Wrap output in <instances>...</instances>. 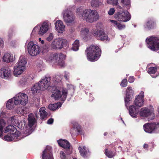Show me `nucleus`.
Wrapping results in <instances>:
<instances>
[{"instance_id": "nucleus-47", "label": "nucleus", "mask_w": 159, "mask_h": 159, "mask_svg": "<svg viewBox=\"0 0 159 159\" xmlns=\"http://www.w3.org/2000/svg\"><path fill=\"white\" fill-rule=\"evenodd\" d=\"M127 80L126 79H125L123 80L122 82L120 84V85L121 86L123 87H125L127 86Z\"/></svg>"}, {"instance_id": "nucleus-24", "label": "nucleus", "mask_w": 159, "mask_h": 159, "mask_svg": "<svg viewBox=\"0 0 159 159\" xmlns=\"http://www.w3.org/2000/svg\"><path fill=\"white\" fill-rule=\"evenodd\" d=\"M15 59V57L13 55L9 53H5L2 57V61L7 63L12 62Z\"/></svg>"}, {"instance_id": "nucleus-44", "label": "nucleus", "mask_w": 159, "mask_h": 159, "mask_svg": "<svg viewBox=\"0 0 159 159\" xmlns=\"http://www.w3.org/2000/svg\"><path fill=\"white\" fill-rule=\"evenodd\" d=\"M54 35L52 33L49 34L48 36L47 37L46 40L50 42L54 38Z\"/></svg>"}, {"instance_id": "nucleus-35", "label": "nucleus", "mask_w": 159, "mask_h": 159, "mask_svg": "<svg viewBox=\"0 0 159 159\" xmlns=\"http://www.w3.org/2000/svg\"><path fill=\"white\" fill-rule=\"evenodd\" d=\"M80 155L81 156L85 157L88 154V149L84 146L80 147L79 148Z\"/></svg>"}, {"instance_id": "nucleus-15", "label": "nucleus", "mask_w": 159, "mask_h": 159, "mask_svg": "<svg viewBox=\"0 0 159 159\" xmlns=\"http://www.w3.org/2000/svg\"><path fill=\"white\" fill-rule=\"evenodd\" d=\"M93 35L96 37L98 39L101 41H109L107 35L102 30H95L93 32Z\"/></svg>"}, {"instance_id": "nucleus-48", "label": "nucleus", "mask_w": 159, "mask_h": 159, "mask_svg": "<svg viewBox=\"0 0 159 159\" xmlns=\"http://www.w3.org/2000/svg\"><path fill=\"white\" fill-rule=\"evenodd\" d=\"M115 10L114 8H111L108 11V14L109 15H112L115 12Z\"/></svg>"}, {"instance_id": "nucleus-9", "label": "nucleus", "mask_w": 159, "mask_h": 159, "mask_svg": "<svg viewBox=\"0 0 159 159\" xmlns=\"http://www.w3.org/2000/svg\"><path fill=\"white\" fill-rule=\"evenodd\" d=\"M27 49L29 54L32 56L37 55L41 51L40 47L32 41H30L28 43Z\"/></svg>"}, {"instance_id": "nucleus-23", "label": "nucleus", "mask_w": 159, "mask_h": 159, "mask_svg": "<svg viewBox=\"0 0 159 159\" xmlns=\"http://www.w3.org/2000/svg\"><path fill=\"white\" fill-rule=\"evenodd\" d=\"M120 0H109L107 1L108 3H111L113 2V4L114 5H117L118 4V1ZM120 3L123 7H125L127 9H129L130 7V3L129 0H120Z\"/></svg>"}, {"instance_id": "nucleus-31", "label": "nucleus", "mask_w": 159, "mask_h": 159, "mask_svg": "<svg viewBox=\"0 0 159 159\" xmlns=\"http://www.w3.org/2000/svg\"><path fill=\"white\" fill-rule=\"evenodd\" d=\"M90 4L91 6L94 7H102L103 6L102 0H92Z\"/></svg>"}, {"instance_id": "nucleus-28", "label": "nucleus", "mask_w": 159, "mask_h": 159, "mask_svg": "<svg viewBox=\"0 0 159 159\" xmlns=\"http://www.w3.org/2000/svg\"><path fill=\"white\" fill-rule=\"evenodd\" d=\"M59 145L66 149H69L70 145L68 141L64 139H61L57 141Z\"/></svg>"}, {"instance_id": "nucleus-62", "label": "nucleus", "mask_w": 159, "mask_h": 159, "mask_svg": "<svg viewBox=\"0 0 159 159\" xmlns=\"http://www.w3.org/2000/svg\"><path fill=\"white\" fill-rule=\"evenodd\" d=\"M24 126L23 127V128L22 127H21V128L22 129V128H24Z\"/></svg>"}, {"instance_id": "nucleus-26", "label": "nucleus", "mask_w": 159, "mask_h": 159, "mask_svg": "<svg viewBox=\"0 0 159 159\" xmlns=\"http://www.w3.org/2000/svg\"><path fill=\"white\" fill-rule=\"evenodd\" d=\"M26 69L16 65L13 68V74L14 75L16 76L20 75L25 71Z\"/></svg>"}, {"instance_id": "nucleus-2", "label": "nucleus", "mask_w": 159, "mask_h": 159, "mask_svg": "<svg viewBox=\"0 0 159 159\" xmlns=\"http://www.w3.org/2000/svg\"><path fill=\"white\" fill-rule=\"evenodd\" d=\"M86 52L88 59L91 61L97 60L101 54V50L96 45H91L87 49Z\"/></svg>"}, {"instance_id": "nucleus-50", "label": "nucleus", "mask_w": 159, "mask_h": 159, "mask_svg": "<svg viewBox=\"0 0 159 159\" xmlns=\"http://www.w3.org/2000/svg\"><path fill=\"white\" fill-rule=\"evenodd\" d=\"M61 157L62 159H65L66 158L65 155L62 151H61L60 153Z\"/></svg>"}, {"instance_id": "nucleus-41", "label": "nucleus", "mask_w": 159, "mask_h": 159, "mask_svg": "<svg viewBox=\"0 0 159 159\" xmlns=\"http://www.w3.org/2000/svg\"><path fill=\"white\" fill-rule=\"evenodd\" d=\"M105 154L106 156L109 158H111L115 155L114 152L111 151H108L107 149L105 150Z\"/></svg>"}, {"instance_id": "nucleus-33", "label": "nucleus", "mask_w": 159, "mask_h": 159, "mask_svg": "<svg viewBox=\"0 0 159 159\" xmlns=\"http://www.w3.org/2000/svg\"><path fill=\"white\" fill-rule=\"evenodd\" d=\"M61 103L59 102L56 103L49 104L48 108L50 110L54 111L61 107Z\"/></svg>"}, {"instance_id": "nucleus-42", "label": "nucleus", "mask_w": 159, "mask_h": 159, "mask_svg": "<svg viewBox=\"0 0 159 159\" xmlns=\"http://www.w3.org/2000/svg\"><path fill=\"white\" fill-rule=\"evenodd\" d=\"M53 80V82L55 84L58 83L59 84H61V79L58 75L54 77Z\"/></svg>"}, {"instance_id": "nucleus-56", "label": "nucleus", "mask_w": 159, "mask_h": 159, "mask_svg": "<svg viewBox=\"0 0 159 159\" xmlns=\"http://www.w3.org/2000/svg\"><path fill=\"white\" fill-rule=\"evenodd\" d=\"M148 145L145 144L143 145V148H148Z\"/></svg>"}, {"instance_id": "nucleus-21", "label": "nucleus", "mask_w": 159, "mask_h": 159, "mask_svg": "<svg viewBox=\"0 0 159 159\" xmlns=\"http://www.w3.org/2000/svg\"><path fill=\"white\" fill-rule=\"evenodd\" d=\"M133 94L134 91L132 88L131 87H128L126 91V96L125 98V105L126 106L131 99Z\"/></svg>"}, {"instance_id": "nucleus-11", "label": "nucleus", "mask_w": 159, "mask_h": 159, "mask_svg": "<svg viewBox=\"0 0 159 159\" xmlns=\"http://www.w3.org/2000/svg\"><path fill=\"white\" fill-rule=\"evenodd\" d=\"M115 18L119 21L126 22L130 20L131 16L127 11H125L116 14L115 15Z\"/></svg>"}, {"instance_id": "nucleus-36", "label": "nucleus", "mask_w": 159, "mask_h": 159, "mask_svg": "<svg viewBox=\"0 0 159 159\" xmlns=\"http://www.w3.org/2000/svg\"><path fill=\"white\" fill-rule=\"evenodd\" d=\"M45 110V108L44 107H42L39 109V112L41 119H44L47 116L48 114Z\"/></svg>"}, {"instance_id": "nucleus-22", "label": "nucleus", "mask_w": 159, "mask_h": 159, "mask_svg": "<svg viewBox=\"0 0 159 159\" xmlns=\"http://www.w3.org/2000/svg\"><path fill=\"white\" fill-rule=\"evenodd\" d=\"M56 30L59 33H62L65 30V26L63 22L60 20H57L55 23Z\"/></svg>"}, {"instance_id": "nucleus-18", "label": "nucleus", "mask_w": 159, "mask_h": 159, "mask_svg": "<svg viewBox=\"0 0 159 159\" xmlns=\"http://www.w3.org/2000/svg\"><path fill=\"white\" fill-rule=\"evenodd\" d=\"M144 93L143 91L140 92L139 94L135 98L134 103L136 106L141 107L143 104V98Z\"/></svg>"}, {"instance_id": "nucleus-39", "label": "nucleus", "mask_w": 159, "mask_h": 159, "mask_svg": "<svg viewBox=\"0 0 159 159\" xmlns=\"http://www.w3.org/2000/svg\"><path fill=\"white\" fill-rule=\"evenodd\" d=\"M83 7L82 6H80L77 8L76 10V14L79 17L83 18Z\"/></svg>"}, {"instance_id": "nucleus-19", "label": "nucleus", "mask_w": 159, "mask_h": 159, "mask_svg": "<svg viewBox=\"0 0 159 159\" xmlns=\"http://www.w3.org/2000/svg\"><path fill=\"white\" fill-rule=\"evenodd\" d=\"M42 159H53L52 153V148L50 146H47L43 151L42 155Z\"/></svg>"}, {"instance_id": "nucleus-34", "label": "nucleus", "mask_w": 159, "mask_h": 159, "mask_svg": "<svg viewBox=\"0 0 159 159\" xmlns=\"http://www.w3.org/2000/svg\"><path fill=\"white\" fill-rule=\"evenodd\" d=\"M157 68L156 67H150L148 69V72L151 75L153 78H155L159 75V73H157L155 76H153L152 74H155L157 72Z\"/></svg>"}, {"instance_id": "nucleus-25", "label": "nucleus", "mask_w": 159, "mask_h": 159, "mask_svg": "<svg viewBox=\"0 0 159 159\" xmlns=\"http://www.w3.org/2000/svg\"><path fill=\"white\" fill-rule=\"evenodd\" d=\"M49 24L46 22H44L41 26L39 31V35H43L46 33L49 29Z\"/></svg>"}, {"instance_id": "nucleus-37", "label": "nucleus", "mask_w": 159, "mask_h": 159, "mask_svg": "<svg viewBox=\"0 0 159 159\" xmlns=\"http://www.w3.org/2000/svg\"><path fill=\"white\" fill-rule=\"evenodd\" d=\"M156 26V24L154 21L150 20L148 21L146 25V28L148 29H154Z\"/></svg>"}, {"instance_id": "nucleus-10", "label": "nucleus", "mask_w": 159, "mask_h": 159, "mask_svg": "<svg viewBox=\"0 0 159 159\" xmlns=\"http://www.w3.org/2000/svg\"><path fill=\"white\" fill-rule=\"evenodd\" d=\"M35 117L37 118L39 117L36 113H35V115L32 113H30L28 115V125L30 128L29 129H26L24 132L25 135L26 136L29 135L32 133V129L31 127L35 124L36 121Z\"/></svg>"}, {"instance_id": "nucleus-63", "label": "nucleus", "mask_w": 159, "mask_h": 159, "mask_svg": "<svg viewBox=\"0 0 159 159\" xmlns=\"http://www.w3.org/2000/svg\"><path fill=\"white\" fill-rule=\"evenodd\" d=\"M2 113H1V115H2Z\"/></svg>"}, {"instance_id": "nucleus-55", "label": "nucleus", "mask_w": 159, "mask_h": 159, "mask_svg": "<svg viewBox=\"0 0 159 159\" xmlns=\"http://www.w3.org/2000/svg\"><path fill=\"white\" fill-rule=\"evenodd\" d=\"M67 87L69 89H73V86L72 85L68 84L67 85Z\"/></svg>"}, {"instance_id": "nucleus-40", "label": "nucleus", "mask_w": 159, "mask_h": 159, "mask_svg": "<svg viewBox=\"0 0 159 159\" xmlns=\"http://www.w3.org/2000/svg\"><path fill=\"white\" fill-rule=\"evenodd\" d=\"M5 122L3 120H0V137L2 136L3 128L5 126Z\"/></svg>"}, {"instance_id": "nucleus-20", "label": "nucleus", "mask_w": 159, "mask_h": 159, "mask_svg": "<svg viewBox=\"0 0 159 159\" xmlns=\"http://www.w3.org/2000/svg\"><path fill=\"white\" fill-rule=\"evenodd\" d=\"M81 36L83 40L87 41L90 39L88 28L84 27L81 29L80 31Z\"/></svg>"}, {"instance_id": "nucleus-46", "label": "nucleus", "mask_w": 159, "mask_h": 159, "mask_svg": "<svg viewBox=\"0 0 159 159\" xmlns=\"http://www.w3.org/2000/svg\"><path fill=\"white\" fill-rule=\"evenodd\" d=\"M109 21L111 23V25L115 27L116 28L117 27L119 22L117 21L113 20H110Z\"/></svg>"}, {"instance_id": "nucleus-14", "label": "nucleus", "mask_w": 159, "mask_h": 159, "mask_svg": "<svg viewBox=\"0 0 159 159\" xmlns=\"http://www.w3.org/2000/svg\"><path fill=\"white\" fill-rule=\"evenodd\" d=\"M63 19L67 23H71L73 22L75 19L72 12L68 10L64 11L63 12Z\"/></svg>"}, {"instance_id": "nucleus-8", "label": "nucleus", "mask_w": 159, "mask_h": 159, "mask_svg": "<svg viewBox=\"0 0 159 159\" xmlns=\"http://www.w3.org/2000/svg\"><path fill=\"white\" fill-rule=\"evenodd\" d=\"M67 41L65 39L61 38H56L54 39L51 44V48L55 49H60L66 46Z\"/></svg>"}, {"instance_id": "nucleus-53", "label": "nucleus", "mask_w": 159, "mask_h": 159, "mask_svg": "<svg viewBox=\"0 0 159 159\" xmlns=\"http://www.w3.org/2000/svg\"><path fill=\"white\" fill-rule=\"evenodd\" d=\"M4 46V42L2 39L0 38V47H2Z\"/></svg>"}, {"instance_id": "nucleus-17", "label": "nucleus", "mask_w": 159, "mask_h": 159, "mask_svg": "<svg viewBox=\"0 0 159 159\" xmlns=\"http://www.w3.org/2000/svg\"><path fill=\"white\" fill-rule=\"evenodd\" d=\"M51 77H45L40 81L38 83L42 88V91L48 88L50 84Z\"/></svg>"}, {"instance_id": "nucleus-54", "label": "nucleus", "mask_w": 159, "mask_h": 159, "mask_svg": "<svg viewBox=\"0 0 159 159\" xmlns=\"http://www.w3.org/2000/svg\"><path fill=\"white\" fill-rule=\"evenodd\" d=\"M39 42H40V43L41 44H43L44 43V40H42L41 38H39Z\"/></svg>"}, {"instance_id": "nucleus-38", "label": "nucleus", "mask_w": 159, "mask_h": 159, "mask_svg": "<svg viewBox=\"0 0 159 159\" xmlns=\"http://www.w3.org/2000/svg\"><path fill=\"white\" fill-rule=\"evenodd\" d=\"M79 40H76L72 44V47L71 48L74 51H76L78 50L79 46Z\"/></svg>"}, {"instance_id": "nucleus-6", "label": "nucleus", "mask_w": 159, "mask_h": 159, "mask_svg": "<svg viewBox=\"0 0 159 159\" xmlns=\"http://www.w3.org/2000/svg\"><path fill=\"white\" fill-rule=\"evenodd\" d=\"M139 114L141 117L146 118L148 120L154 119L155 116L154 109L152 106L142 108L140 110Z\"/></svg>"}, {"instance_id": "nucleus-5", "label": "nucleus", "mask_w": 159, "mask_h": 159, "mask_svg": "<svg viewBox=\"0 0 159 159\" xmlns=\"http://www.w3.org/2000/svg\"><path fill=\"white\" fill-rule=\"evenodd\" d=\"M83 19L87 22L92 23L99 18V15L95 10L86 9L83 11Z\"/></svg>"}, {"instance_id": "nucleus-16", "label": "nucleus", "mask_w": 159, "mask_h": 159, "mask_svg": "<svg viewBox=\"0 0 159 159\" xmlns=\"http://www.w3.org/2000/svg\"><path fill=\"white\" fill-rule=\"evenodd\" d=\"M11 70L8 67H5L0 70V76L2 79H8L11 77Z\"/></svg>"}, {"instance_id": "nucleus-12", "label": "nucleus", "mask_w": 159, "mask_h": 159, "mask_svg": "<svg viewBox=\"0 0 159 159\" xmlns=\"http://www.w3.org/2000/svg\"><path fill=\"white\" fill-rule=\"evenodd\" d=\"M14 98L15 99L16 103L18 105L21 104L24 106L28 102V96L25 93H19L14 97Z\"/></svg>"}, {"instance_id": "nucleus-1", "label": "nucleus", "mask_w": 159, "mask_h": 159, "mask_svg": "<svg viewBox=\"0 0 159 159\" xmlns=\"http://www.w3.org/2000/svg\"><path fill=\"white\" fill-rule=\"evenodd\" d=\"M68 92L66 89L62 86L57 85L52 92L51 97L55 100H60L64 101L67 98Z\"/></svg>"}, {"instance_id": "nucleus-29", "label": "nucleus", "mask_w": 159, "mask_h": 159, "mask_svg": "<svg viewBox=\"0 0 159 159\" xmlns=\"http://www.w3.org/2000/svg\"><path fill=\"white\" fill-rule=\"evenodd\" d=\"M16 105H18V104L16 103V100L13 97L9 100L7 102L6 104V107L8 109L11 110L14 108Z\"/></svg>"}, {"instance_id": "nucleus-57", "label": "nucleus", "mask_w": 159, "mask_h": 159, "mask_svg": "<svg viewBox=\"0 0 159 159\" xmlns=\"http://www.w3.org/2000/svg\"><path fill=\"white\" fill-rule=\"evenodd\" d=\"M37 28V27H35V28H34L33 29V31H32V32H34V31H35V29Z\"/></svg>"}, {"instance_id": "nucleus-32", "label": "nucleus", "mask_w": 159, "mask_h": 159, "mask_svg": "<svg viewBox=\"0 0 159 159\" xmlns=\"http://www.w3.org/2000/svg\"><path fill=\"white\" fill-rule=\"evenodd\" d=\"M41 90H42V88L38 83L35 84L31 88V91L33 94L38 93Z\"/></svg>"}, {"instance_id": "nucleus-43", "label": "nucleus", "mask_w": 159, "mask_h": 159, "mask_svg": "<svg viewBox=\"0 0 159 159\" xmlns=\"http://www.w3.org/2000/svg\"><path fill=\"white\" fill-rule=\"evenodd\" d=\"M27 83L26 79L24 77L22 78L19 81L18 83L19 85L22 86L25 85Z\"/></svg>"}, {"instance_id": "nucleus-52", "label": "nucleus", "mask_w": 159, "mask_h": 159, "mask_svg": "<svg viewBox=\"0 0 159 159\" xmlns=\"http://www.w3.org/2000/svg\"><path fill=\"white\" fill-rule=\"evenodd\" d=\"M53 119L52 118L49 119L47 121V123L48 124H51L53 123Z\"/></svg>"}, {"instance_id": "nucleus-58", "label": "nucleus", "mask_w": 159, "mask_h": 159, "mask_svg": "<svg viewBox=\"0 0 159 159\" xmlns=\"http://www.w3.org/2000/svg\"><path fill=\"white\" fill-rule=\"evenodd\" d=\"M107 132H105V133H104V136H106V135H107Z\"/></svg>"}, {"instance_id": "nucleus-3", "label": "nucleus", "mask_w": 159, "mask_h": 159, "mask_svg": "<svg viewBox=\"0 0 159 159\" xmlns=\"http://www.w3.org/2000/svg\"><path fill=\"white\" fill-rule=\"evenodd\" d=\"M4 132L7 133L9 132L6 135L4 136V139L7 141H11L13 140L19 136L20 133L12 125H9L6 127L5 129Z\"/></svg>"}, {"instance_id": "nucleus-13", "label": "nucleus", "mask_w": 159, "mask_h": 159, "mask_svg": "<svg viewBox=\"0 0 159 159\" xmlns=\"http://www.w3.org/2000/svg\"><path fill=\"white\" fill-rule=\"evenodd\" d=\"M144 131L147 133H151L152 132H159V123H148L144 125Z\"/></svg>"}, {"instance_id": "nucleus-45", "label": "nucleus", "mask_w": 159, "mask_h": 159, "mask_svg": "<svg viewBox=\"0 0 159 159\" xmlns=\"http://www.w3.org/2000/svg\"><path fill=\"white\" fill-rule=\"evenodd\" d=\"M125 26L124 25L121 24L119 22L116 28L118 29L119 30H120L123 29H124V28H125Z\"/></svg>"}, {"instance_id": "nucleus-49", "label": "nucleus", "mask_w": 159, "mask_h": 159, "mask_svg": "<svg viewBox=\"0 0 159 159\" xmlns=\"http://www.w3.org/2000/svg\"><path fill=\"white\" fill-rule=\"evenodd\" d=\"M64 77L66 80H68L70 74L69 72H64Z\"/></svg>"}, {"instance_id": "nucleus-30", "label": "nucleus", "mask_w": 159, "mask_h": 159, "mask_svg": "<svg viewBox=\"0 0 159 159\" xmlns=\"http://www.w3.org/2000/svg\"><path fill=\"white\" fill-rule=\"evenodd\" d=\"M129 114L131 117H136L138 111L135 106L133 105L130 106L129 107Z\"/></svg>"}, {"instance_id": "nucleus-7", "label": "nucleus", "mask_w": 159, "mask_h": 159, "mask_svg": "<svg viewBox=\"0 0 159 159\" xmlns=\"http://www.w3.org/2000/svg\"><path fill=\"white\" fill-rule=\"evenodd\" d=\"M146 41L148 43L147 47L153 51L159 50V39L154 37L147 38Z\"/></svg>"}, {"instance_id": "nucleus-51", "label": "nucleus", "mask_w": 159, "mask_h": 159, "mask_svg": "<svg viewBox=\"0 0 159 159\" xmlns=\"http://www.w3.org/2000/svg\"><path fill=\"white\" fill-rule=\"evenodd\" d=\"M134 81V78L133 76H130L128 79V81L129 83H133Z\"/></svg>"}, {"instance_id": "nucleus-4", "label": "nucleus", "mask_w": 159, "mask_h": 159, "mask_svg": "<svg viewBox=\"0 0 159 159\" xmlns=\"http://www.w3.org/2000/svg\"><path fill=\"white\" fill-rule=\"evenodd\" d=\"M65 58V56L63 54L54 53L48 55L46 59L48 61L59 65L63 67L65 65L63 60Z\"/></svg>"}, {"instance_id": "nucleus-59", "label": "nucleus", "mask_w": 159, "mask_h": 159, "mask_svg": "<svg viewBox=\"0 0 159 159\" xmlns=\"http://www.w3.org/2000/svg\"><path fill=\"white\" fill-rule=\"evenodd\" d=\"M13 117H11V120H12V121H13Z\"/></svg>"}, {"instance_id": "nucleus-27", "label": "nucleus", "mask_w": 159, "mask_h": 159, "mask_svg": "<svg viewBox=\"0 0 159 159\" xmlns=\"http://www.w3.org/2000/svg\"><path fill=\"white\" fill-rule=\"evenodd\" d=\"M27 61V60L25 56H21L16 65L26 69V66Z\"/></svg>"}, {"instance_id": "nucleus-60", "label": "nucleus", "mask_w": 159, "mask_h": 159, "mask_svg": "<svg viewBox=\"0 0 159 159\" xmlns=\"http://www.w3.org/2000/svg\"><path fill=\"white\" fill-rule=\"evenodd\" d=\"M118 7H119V8H121V7H120V6H118Z\"/></svg>"}, {"instance_id": "nucleus-61", "label": "nucleus", "mask_w": 159, "mask_h": 159, "mask_svg": "<svg viewBox=\"0 0 159 159\" xmlns=\"http://www.w3.org/2000/svg\"><path fill=\"white\" fill-rule=\"evenodd\" d=\"M73 159H77V158H74Z\"/></svg>"}]
</instances>
